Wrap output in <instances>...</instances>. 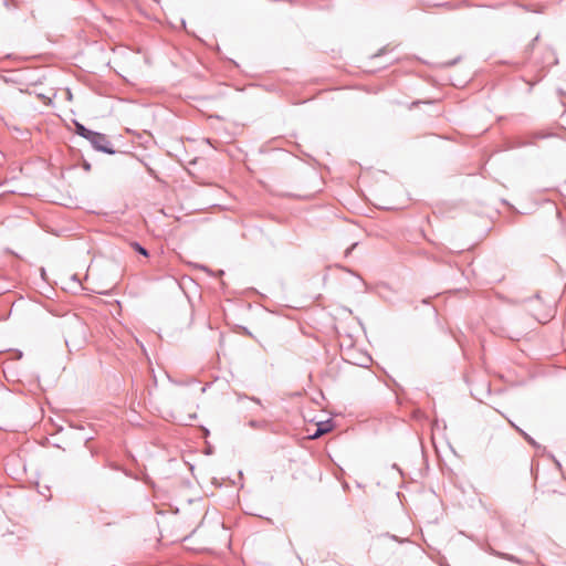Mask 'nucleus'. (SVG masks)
Segmentation results:
<instances>
[{
    "label": "nucleus",
    "instance_id": "obj_1",
    "mask_svg": "<svg viewBox=\"0 0 566 566\" xmlns=\"http://www.w3.org/2000/svg\"><path fill=\"white\" fill-rule=\"evenodd\" d=\"M86 342V326L80 319H74L66 327L65 344L70 352L80 349Z\"/></svg>",
    "mask_w": 566,
    "mask_h": 566
},
{
    "label": "nucleus",
    "instance_id": "obj_2",
    "mask_svg": "<svg viewBox=\"0 0 566 566\" xmlns=\"http://www.w3.org/2000/svg\"><path fill=\"white\" fill-rule=\"evenodd\" d=\"M87 140L91 143L92 147L98 151L109 155L115 154V149L105 134L93 130V136H90Z\"/></svg>",
    "mask_w": 566,
    "mask_h": 566
},
{
    "label": "nucleus",
    "instance_id": "obj_3",
    "mask_svg": "<svg viewBox=\"0 0 566 566\" xmlns=\"http://www.w3.org/2000/svg\"><path fill=\"white\" fill-rule=\"evenodd\" d=\"M332 429H333V423H332L331 420L321 421V422L317 423L316 431L311 436V438L312 439H317L321 436L332 431Z\"/></svg>",
    "mask_w": 566,
    "mask_h": 566
},
{
    "label": "nucleus",
    "instance_id": "obj_4",
    "mask_svg": "<svg viewBox=\"0 0 566 566\" xmlns=\"http://www.w3.org/2000/svg\"><path fill=\"white\" fill-rule=\"evenodd\" d=\"M74 126H75V133L85 138V139H88L90 136H93V130L86 128L83 124H81L80 122H74Z\"/></svg>",
    "mask_w": 566,
    "mask_h": 566
},
{
    "label": "nucleus",
    "instance_id": "obj_5",
    "mask_svg": "<svg viewBox=\"0 0 566 566\" xmlns=\"http://www.w3.org/2000/svg\"><path fill=\"white\" fill-rule=\"evenodd\" d=\"M489 553L494 555V556H497V557H501L503 559H506L509 562H512V563H516V564H521V559L517 558L516 556L514 555H511V554H506V553H501V552H497L493 548H490L489 549Z\"/></svg>",
    "mask_w": 566,
    "mask_h": 566
},
{
    "label": "nucleus",
    "instance_id": "obj_6",
    "mask_svg": "<svg viewBox=\"0 0 566 566\" xmlns=\"http://www.w3.org/2000/svg\"><path fill=\"white\" fill-rule=\"evenodd\" d=\"M132 248L138 252L139 254L144 255V256H148L149 253L147 251V249H145L140 243L134 241L132 242Z\"/></svg>",
    "mask_w": 566,
    "mask_h": 566
},
{
    "label": "nucleus",
    "instance_id": "obj_7",
    "mask_svg": "<svg viewBox=\"0 0 566 566\" xmlns=\"http://www.w3.org/2000/svg\"><path fill=\"white\" fill-rule=\"evenodd\" d=\"M511 424L527 440V442L535 446V441L533 440L532 437H530L526 432H524L522 429L516 427L513 422H511Z\"/></svg>",
    "mask_w": 566,
    "mask_h": 566
},
{
    "label": "nucleus",
    "instance_id": "obj_8",
    "mask_svg": "<svg viewBox=\"0 0 566 566\" xmlns=\"http://www.w3.org/2000/svg\"><path fill=\"white\" fill-rule=\"evenodd\" d=\"M248 424H249V427H251L253 429H259L263 426L262 422L256 421V420H250Z\"/></svg>",
    "mask_w": 566,
    "mask_h": 566
},
{
    "label": "nucleus",
    "instance_id": "obj_9",
    "mask_svg": "<svg viewBox=\"0 0 566 566\" xmlns=\"http://www.w3.org/2000/svg\"><path fill=\"white\" fill-rule=\"evenodd\" d=\"M547 54L552 57L549 61H547V64H548V65H549V64H555L557 61H556V59L554 57V53H553L551 50H548V51H547Z\"/></svg>",
    "mask_w": 566,
    "mask_h": 566
},
{
    "label": "nucleus",
    "instance_id": "obj_10",
    "mask_svg": "<svg viewBox=\"0 0 566 566\" xmlns=\"http://www.w3.org/2000/svg\"><path fill=\"white\" fill-rule=\"evenodd\" d=\"M252 401L256 402L258 405H261V401L259 398H255V397H251L250 398Z\"/></svg>",
    "mask_w": 566,
    "mask_h": 566
},
{
    "label": "nucleus",
    "instance_id": "obj_11",
    "mask_svg": "<svg viewBox=\"0 0 566 566\" xmlns=\"http://www.w3.org/2000/svg\"><path fill=\"white\" fill-rule=\"evenodd\" d=\"M355 247H356V243L352 244V247L346 251V253H349Z\"/></svg>",
    "mask_w": 566,
    "mask_h": 566
},
{
    "label": "nucleus",
    "instance_id": "obj_12",
    "mask_svg": "<svg viewBox=\"0 0 566 566\" xmlns=\"http://www.w3.org/2000/svg\"><path fill=\"white\" fill-rule=\"evenodd\" d=\"M90 164H85V169H90Z\"/></svg>",
    "mask_w": 566,
    "mask_h": 566
}]
</instances>
